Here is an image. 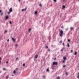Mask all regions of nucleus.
I'll return each mask as SVG.
<instances>
[{"instance_id":"f257e3e1","label":"nucleus","mask_w":79,"mask_h":79,"mask_svg":"<svg viewBox=\"0 0 79 79\" xmlns=\"http://www.w3.org/2000/svg\"><path fill=\"white\" fill-rule=\"evenodd\" d=\"M60 37H62V36H63V30H61V31L60 32Z\"/></svg>"},{"instance_id":"f03ea898","label":"nucleus","mask_w":79,"mask_h":79,"mask_svg":"<svg viewBox=\"0 0 79 79\" xmlns=\"http://www.w3.org/2000/svg\"><path fill=\"white\" fill-rule=\"evenodd\" d=\"M58 65V62H53L52 64V66H54V65Z\"/></svg>"},{"instance_id":"7ed1b4c3","label":"nucleus","mask_w":79,"mask_h":79,"mask_svg":"<svg viewBox=\"0 0 79 79\" xmlns=\"http://www.w3.org/2000/svg\"><path fill=\"white\" fill-rule=\"evenodd\" d=\"M11 39L13 40V42H15L16 40V39H15L14 38H11Z\"/></svg>"},{"instance_id":"20e7f679","label":"nucleus","mask_w":79,"mask_h":79,"mask_svg":"<svg viewBox=\"0 0 79 79\" xmlns=\"http://www.w3.org/2000/svg\"><path fill=\"white\" fill-rule=\"evenodd\" d=\"M10 12H12L13 11V9H12V8H10V9L9 10Z\"/></svg>"},{"instance_id":"39448f33","label":"nucleus","mask_w":79,"mask_h":79,"mask_svg":"<svg viewBox=\"0 0 79 79\" xmlns=\"http://www.w3.org/2000/svg\"><path fill=\"white\" fill-rule=\"evenodd\" d=\"M26 10H27V8H26L25 9H23L22 10V11H26Z\"/></svg>"},{"instance_id":"423d86ee","label":"nucleus","mask_w":79,"mask_h":79,"mask_svg":"<svg viewBox=\"0 0 79 79\" xmlns=\"http://www.w3.org/2000/svg\"><path fill=\"white\" fill-rule=\"evenodd\" d=\"M37 57H38V55L36 54L35 55V58H37Z\"/></svg>"},{"instance_id":"0eeeda50","label":"nucleus","mask_w":79,"mask_h":79,"mask_svg":"<svg viewBox=\"0 0 79 79\" xmlns=\"http://www.w3.org/2000/svg\"><path fill=\"white\" fill-rule=\"evenodd\" d=\"M67 47H70L69 43H67Z\"/></svg>"},{"instance_id":"6e6552de","label":"nucleus","mask_w":79,"mask_h":79,"mask_svg":"<svg viewBox=\"0 0 79 79\" xmlns=\"http://www.w3.org/2000/svg\"><path fill=\"white\" fill-rule=\"evenodd\" d=\"M5 18L6 19H8V16H6V17Z\"/></svg>"},{"instance_id":"1a4fd4ad","label":"nucleus","mask_w":79,"mask_h":79,"mask_svg":"<svg viewBox=\"0 0 79 79\" xmlns=\"http://www.w3.org/2000/svg\"><path fill=\"white\" fill-rule=\"evenodd\" d=\"M77 54V52H75V53H74V55H76Z\"/></svg>"},{"instance_id":"9d476101","label":"nucleus","mask_w":79,"mask_h":79,"mask_svg":"<svg viewBox=\"0 0 79 79\" xmlns=\"http://www.w3.org/2000/svg\"><path fill=\"white\" fill-rule=\"evenodd\" d=\"M64 60H66V58L65 57H63Z\"/></svg>"},{"instance_id":"9b49d317","label":"nucleus","mask_w":79,"mask_h":79,"mask_svg":"<svg viewBox=\"0 0 79 79\" xmlns=\"http://www.w3.org/2000/svg\"><path fill=\"white\" fill-rule=\"evenodd\" d=\"M35 15H37V11H35Z\"/></svg>"},{"instance_id":"f8f14e48","label":"nucleus","mask_w":79,"mask_h":79,"mask_svg":"<svg viewBox=\"0 0 79 79\" xmlns=\"http://www.w3.org/2000/svg\"><path fill=\"white\" fill-rule=\"evenodd\" d=\"M68 42H71V40L70 39H68Z\"/></svg>"},{"instance_id":"ddd939ff","label":"nucleus","mask_w":79,"mask_h":79,"mask_svg":"<svg viewBox=\"0 0 79 79\" xmlns=\"http://www.w3.org/2000/svg\"><path fill=\"white\" fill-rule=\"evenodd\" d=\"M66 8V6H63L62 7L63 8Z\"/></svg>"},{"instance_id":"4468645a","label":"nucleus","mask_w":79,"mask_h":79,"mask_svg":"<svg viewBox=\"0 0 79 79\" xmlns=\"http://www.w3.org/2000/svg\"><path fill=\"white\" fill-rule=\"evenodd\" d=\"M65 74L66 76H68V73L67 72H66Z\"/></svg>"},{"instance_id":"2eb2a0df","label":"nucleus","mask_w":79,"mask_h":79,"mask_svg":"<svg viewBox=\"0 0 79 79\" xmlns=\"http://www.w3.org/2000/svg\"><path fill=\"white\" fill-rule=\"evenodd\" d=\"M3 12H2L1 14V16H3Z\"/></svg>"},{"instance_id":"dca6fc26","label":"nucleus","mask_w":79,"mask_h":79,"mask_svg":"<svg viewBox=\"0 0 79 79\" xmlns=\"http://www.w3.org/2000/svg\"><path fill=\"white\" fill-rule=\"evenodd\" d=\"M70 29H71V30H72V31L73 30V27H71L70 28Z\"/></svg>"},{"instance_id":"f3484780","label":"nucleus","mask_w":79,"mask_h":79,"mask_svg":"<svg viewBox=\"0 0 79 79\" xmlns=\"http://www.w3.org/2000/svg\"><path fill=\"white\" fill-rule=\"evenodd\" d=\"M62 61H63V63H64L65 62V61H66V60H64Z\"/></svg>"},{"instance_id":"a211bd4d","label":"nucleus","mask_w":79,"mask_h":79,"mask_svg":"<svg viewBox=\"0 0 79 79\" xmlns=\"http://www.w3.org/2000/svg\"><path fill=\"white\" fill-rule=\"evenodd\" d=\"M13 73H14V74H15V73H16V71L15 70H14V71Z\"/></svg>"},{"instance_id":"6ab92c4d","label":"nucleus","mask_w":79,"mask_h":79,"mask_svg":"<svg viewBox=\"0 0 79 79\" xmlns=\"http://www.w3.org/2000/svg\"><path fill=\"white\" fill-rule=\"evenodd\" d=\"M39 6H40V7H42V4H39Z\"/></svg>"},{"instance_id":"aec40b11","label":"nucleus","mask_w":79,"mask_h":79,"mask_svg":"<svg viewBox=\"0 0 79 79\" xmlns=\"http://www.w3.org/2000/svg\"><path fill=\"white\" fill-rule=\"evenodd\" d=\"M3 70H4V71H6V69L4 68L3 69Z\"/></svg>"},{"instance_id":"412c9836","label":"nucleus","mask_w":79,"mask_h":79,"mask_svg":"<svg viewBox=\"0 0 79 79\" xmlns=\"http://www.w3.org/2000/svg\"><path fill=\"white\" fill-rule=\"evenodd\" d=\"M47 71H48V72L49 71V69H47Z\"/></svg>"},{"instance_id":"4be33fe9","label":"nucleus","mask_w":79,"mask_h":79,"mask_svg":"<svg viewBox=\"0 0 79 79\" xmlns=\"http://www.w3.org/2000/svg\"><path fill=\"white\" fill-rule=\"evenodd\" d=\"M31 31V29H30L29 30V32H30Z\"/></svg>"},{"instance_id":"5701e85b","label":"nucleus","mask_w":79,"mask_h":79,"mask_svg":"<svg viewBox=\"0 0 79 79\" xmlns=\"http://www.w3.org/2000/svg\"><path fill=\"white\" fill-rule=\"evenodd\" d=\"M57 79H60V77H57Z\"/></svg>"},{"instance_id":"b1692460","label":"nucleus","mask_w":79,"mask_h":79,"mask_svg":"<svg viewBox=\"0 0 79 79\" xmlns=\"http://www.w3.org/2000/svg\"><path fill=\"white\" fill-rule=\"evenodd\" d=\"M2 12V10H0V13H1Z\"/></svg>"},{"instance_id":"393cba45","label":"nucleus","mask_w":79,"mask_h":79,"mask_svg":"<svg viewBox=\"0 0 79 79\" xmlns=\"http://www.w3.org/2000/svg\"><path fill=\"white\" fill-rule=\"evenodd\" d=\"M65 31H68V28H66L65 29Z\"/></svg>"},{"instance_id":"a878e982","label":"nucleus","mask_w":79,"mask_h":79,"mask_svg":"<svg viewBox=\"0 0 79 79\" xmlns=\"http://www.w3.org/2000/svg\"><path fill=\"white\" fill-rule=\"evenodd\" d=\"M62 45H63V46H64V43H63L62 44Z\"/></svg>"},{"instance_id":"bb28decb","label":"nucleus","mask_w":79,"mask_h":79,"mask_svg":"<svg viewBox=\"0 0 79 79\" xmlns=\"http://www.w3.org/2000/svg\"><path fill=\"white\" fill-rule=\"evenodd\" d=\"M45 48H48V47L47 46H46Z\"/></svg>"},{"instance_id":"cd10ccee","label":"nucleus","mask_w":79,"mask_h":79,"mask_svg":"<svg viewBox=\"0 0 79 79\" xmlns=\"http://www.w3.org/2000/svg\"><path fill=\"white\" fill-rule=\"evenodd\" d=\"M63 68H64V67H66V65H64L63 66Z\"/></svg>"},{"instance_id":"c85d7f7f","label":"nucleus","mask_w":79,"mask_h":79,"mask_svg":"<svg viewBox=\"0 0 79 79\" xmlns=\"http://www.w3.org/2000/svg\"><path fill=\"white\" fill-rule=\"evenodd\" d=\"M64 28V27H63V26H61V28L62 29H63V28Z\"/></svg>"},{"instance_id":"c756f323","label":"nucleus","mask_w":79,"mask_h":79,"mask_svg":"<svg viewBox=\"0 0 79 79\" xmlns=\"http://www.w3.org/2000/svg\"><path fill=\"white\" fill-rule=\"evenodd\" d=\"M48 52H50V49H48Z\"/></svg>"},{"instance_id":"7c9ffc66","label":"nucleus","mask_w":79,"mask_h":79,"mask_svg":"<svg viewBox=\"0 0 79 79\" xmlns=\"http://www.w3.org/2000/svg\"><path fill=\"white\" fill-rule=\"evenodd\" d=\"M63 50H64V48L61 49V52H63Z\"/></svg>"},{"instance_id":"2f4dec72","label":"nucleus","mask_w":79,"mask_h":79,"mask_svg":"<svg viewBox=\"0 0 79 79\" xmlns=\"http://www.w3.org/2000/svg\"><path fill=\"white\" fill-rule=\"evenodd\" d=\"M23 66H25V64H23Z\"/></svg>"},{"instance_id":"473e14b6","label":"nucleus","mask_w":79,"mask_h":79,"mask_svg":"<svg viewBox=\"0 0 79 79\" xmlns=\"http://www.w3.org/2000/svg\"><path fill=\"white\" fill-rule=\"evenodd\" d=\"M12 22H11V21H10V24H11V23H12Z\"/></svg>"},{"instance_id":"72a5a7b5","label":"nucleus","mask_w":79,"mask_h":79,"mask_svg":"<svg viewBox=\"0 0 79 79\" xmlns=\"http://www.w3.org/2000/svg\"><path fill=\"white\" fill-rule=\"evenodd\" d=\"M60 43H62V42H63V41H60Z\"/></svg>"},{"instance_id":"f704fd0d","label":"nucleus","mask_w":79,"mask_h":79,"mask_svg":"<svg viewBox=\"0 0 79 79\" xmlns=\"http://www.w3.org/2000/svg\"><path fill=\"white\" fill-rule=\"evenodd\" d=\"M54 1L55 2H56V0H54Z\"/></svg>"},{"instance_id":"c9c22d12","label":"nucleus","mask_w":79,"mask_h":79,"mask_svg":"<svg viewBox=\"0 0 79 79\" xmlns=\"http://www.w3.org/2000/svg\"><path fill=\"white\" fill-rule=\"evenodd\" d=\"M77 78H79V74L78 75V76L77 77Z\"/></svg>"},{"instance_id":"e433bc0d","label":"nucleus","mask_w":79,"mask_h":79,"mask_svg":"<svg viewBox=\"0 0 79 79\" xmlns=\"http://www.w3.org/2000/svg\"><path fill=\"white\" fill-rule=\"evenodd\" d=\"M6 79H8V77H6Z\"/></svg>"},{"instance_id":"4c0bfd02","label":"nucleus","mask_w":79,"mask_h":79,"mask_svg":"<svg viewBox=\"0 0 79 79\" xmlns=\"http://www.w3.org/2000/svg\"><path fill=\"white\" fill-rule=\"evenodd\" d=\"M56 58H54V60H56Z\"/></svg>"},{"instance_id":"58836bf2","label":"nucleus","mask_w":79,"mask_h":79,"mask_svg":"<svg viewBox=\"0 0 79 79\" xmlns=\"http://www.w3.org/2000/svg\"><path fill=\"white\" fill-rule=\"evenodd\" d=\"M18 45L17 44H15V47H17Z\"/></svg>"},{"instance_id":"ea45409f","label":"nucleus","mask_w":79,"mask_h":79,"mask_svg":"<svg viewBox=\"0 0 79 79\" xmlns=\"http://www.w3.org/2000/svg\"><path fill=\"white\" fill-rule=\"evenodd\" d=\"M19 3L21 2V0H19Z\"/></svg>"},{"instance_id":"a19ab883","label":"nucleus","mask_w":79,"mask_h":79,"mask_svg":"<svg viewBox=\"0 0 79 79\" xmlns=\"http://www.w3.org/2000/svg\"><path fill=\"white\" fill-rule=\"evenodd\" d=\"M73 52V50H71V52L72 53V52Z\"/></svg>"},{"instance_id":"79ce46f5","label":"nucleus","mask_w":79,"mask_h":79,"mask_svg":"<svg viewBox=\"0 0 79 79\" xmlns=\"http://www.w3.org/2000/svg\"><path fill=\"white\" fill-rule=\"evenodd\" d=\"M5 32H7V31L5 30Z\"/></svg>"},{"instance_id":"37998d69","label":"nucleus","mask_w":79,"mask_h":79,"mask_svg":"<svg viewBox=\"0 0 79 79\" xmlns=\"http://www.w3.org/2000/svg\"><path fill=\"white\" fill-rule=\"evenodd\" d=\"M10 12H9L8 13V14H10Z\"/></svg>"},{"instance_id":"c03bdc74","label":"nucleus","mask_w":79,"mask_h":79,"mask_svg":"<svg viewBox=\"0 0 79 79\" xmlns=\"http://www.w3.org/2000/svg\"><path fill=\"white\" fill-rule=\"evenodd\" d=\"M6 63H8V62L6 61Z\"/></svg>"},{"instance_id":"a18cd8bd","label":"nucleus","mask_w":79,"mask_h":79,"mask_svg":"<svg viewBox=\"0 0 79 79\" xmlns=\"http://www.w3.org/2000/svg\"><path fill=\"white\" fill-rule=\"evenodd\" d=\"M0 60H2V58H1V57H0Z\"/></svg>"},{"instance_id":"49530a36","label":"nucleus","mask_w":79,"mask_h":79,"mask_svg":"<svg viewBox=\"0 0 79 79\" xmlns=\"http://www.w3.org/2000/svg\"><path fill=\"white\" fill-rule=\"evenodd\" d=\"M16 70H18V68H16Z\"/></svg>"},{"instance_id":"de8ad7c7","label":"nucleus","mask_w":79,"mask_h":79,"mask_svg":"<svg viewBox=\"0 0 79 79\" xmlns=\"http://www.w3.org/2000/svg\"><path fill=\"white\" fill-rule=\"evenodd\" d=\"M9 41V39H8V40H7V42H8Z\"/></svg>"},{"instance_id":"09e8293b","label":"nucleus","mask_w":79,"mask_h":79,"mask_svg":"<svg viewBox=\"0 0 79 79\" xmlns=\"http://www.w3.org/2000/svg\"><path fill=\"white\" fill-rule=\"evenodd\" d=\"M12 76H14V75H12Z\"/></svg>"},{"instance_id":"8fccbe9b","label":"nucleus","mask_w":79,"mask_h":79,"mask_svg":"<svg viewBox=\"0 0 79 79\" xmlns=\"http://www.w3.org/2000/svg\"><path fill=\"white\" fill-rule=\"evenodd\" d=\"M43 77H44V78H45V76H43Z\"/></svg>"},{"instance_id":"3c124183","label":"nucleus","mask_w":79,"mask_h":79,"mask_svg":"<svg viewBox=\"0 0 79 79\" xmlns=\"http://www.w3.org/2000/svg\"><path fill=\"white\" fill-rule=\"evenodd\" d=\"M18 58H16V60H18Z\"/></svg>"},{"instance_id":"603ef678","label":"nucleus","mask_w":79,"mask_h":79,"mask_svg":"<svg viewBox=\"0 0 79 79\" xmlns=\"http://www.w3.org/2000/svg\"><path fill=\"white\" fill-rule=\"evenodd\" d=\"M0 63H1V61L0 60Z\"/></svg>"},{"instance_id":"864d4df0","label":"nucleus","mask_w":79,"mask_h":79,"mask_svg":"<svg viewBox=\"0 0 79 79\" xmlns=\"http://www.w3.org/2000/svg\"><path fill=\"white\" fill-rule=\"evenodd\" d=\"M52 47H53V45H52Z\"/></svg>"},{"instance_id":"5fc2aeb1","label":"nucleus","mask_w":79,"mask_h":79,"mask_svg":"<svg viewBox=\"0 0 79 79\" xmlns=\"http://www.w3.org/2000/svg\"><path fill=\"white\" fill-rule=\"evenodd\" d=\"M1 73V71H0V73Z\"/></svg>"}]
</instances>
